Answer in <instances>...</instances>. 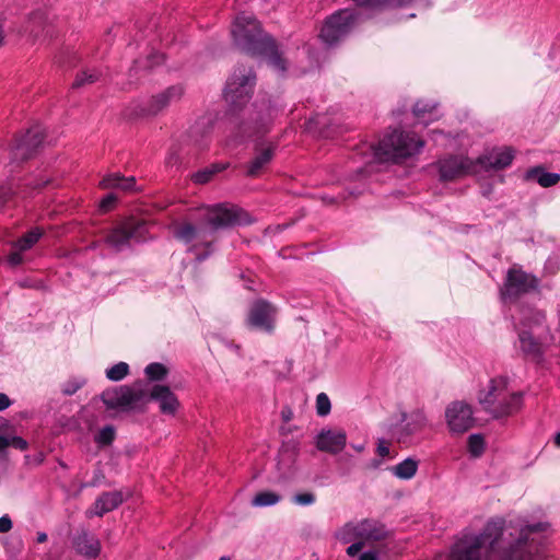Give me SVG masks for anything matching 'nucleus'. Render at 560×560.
<instances>
[{"label": "nucleus", "instance_id": "obj_1", "mask_svg": "<svg viewBox=\"0 0 560 560\" xmlns=\"http://www.w3.org/2000/svg\"><path fill=\"white\" fill-rule=\"evenodd\" d=\"M547 523L524 524L490 518L480 534L465 533L450 552L451 560H533L542 544Z\"/></svg>", "mask_w": 560, "mask_h": 560}, {"label": "nucleus", "instance_id": "obj_2", "mask_svg": "<svg viewBox=\"0 0 560 560\" xmlns=\"http://www.w3.org/2000/svg\"><path fill=\"white\" fill-rule=\"evenodd\" d=\"M256 85V74L252 67L241 65L229 78L224 97L229 105L226 119L235 136L240 139L266 133V124L260 114L249 117L247 103L252 98Z\"/></svg>", "mask_w": 560, "mask_h": 560}, {"label": "nucleus", "instance_id": "obj_3", "mask_svg": "<svg viewBox=\"0 0 560 560\" xmlns=\"http://www.w3.org/2000/svg\"><path fill=\"white\" fill-rule=\"evenodd\" d=\"M101 399L107 409L118 412H143L150 400L156 401L164 415L174 416L179 407L170 387L154 385L150 388L143 382L108 388L102 393Z\"/></svg>", "mask_w": 560, "mask_h": 560}, {"label": "nucleus", "instance_id": "obj_4", "mask_svg": "<svg viewBox=\"0 0 560 560\" xmlns=\"http://www.w3.org/2000/svg\"><path fill=\"white\" fill-rule=\"evenodd\" d=\"M231 34L236 46L253 56H260L267 59L268 63L277 71H287V60L279 51L276 40L264 33L259 22L252 15H237Z\"/></svg>", "mask_w": 560, "mask_h": 560}, {"label": "nucleus", "instance_id": "obj_5", "mask_svg": "<svg viewBox=\"0 0 560 560\" xmlns=\"http://www.w3.org/2000/svg\"><path fill=\"white\" fill-rule=\"evenodd\" d=\"M483 410L494 419L508 418L518 412L523 406V393L510 386L508 377L498 376L478 394Z\"/></svg>", "mask_w": 560, "mask_h": 560}, {"label": "nucleus", "instance_id": "obj_6", "mask_svg": "<svg viewBox=\"0 0 560 560\" xmlns=\"http://www.w3.org/2000/svg\"><path fill=\"white\" fill-rule=\"evenodd\" d=\"M423 144L416 133L394 129L380 140L374 154L381 162L400 163L418 153Z\"/></svg>", "mask_w": 560, "mask_h": 560}, {"label": "nucleus", "instance_id": "obj_7", "mask_svg": "<svg viewBox=\"0 0 560 560\" xmlns=\"http://www.w3.org/2000/svg\"><path fill=\"white\" fill-rule=\"evenodd\" d=\"M148 222L143 219L130 217L112 228L105 235V243L121 250L130 240L143 242L147 238Z\"/></svg>", "mask_w": 560, "mask_h": 560}, {"label": "nucleus", "instance_id": "obj_8", "mask_svg": "<svg viewBox=\"0 0 560 560\" xmlns=\"http://www.w3.org/2000/svg\"><path fill=\"white\" fill-rule=\"evenodd\" d=\"M211 230L246 225L250 223L249 214L237 206L217 205L208 210L203 218Z\"/></svg>", "mask_w": 560, "mask_h": 560}, {"label": "nucleus", "instance_id": "obj_9", "mask_svg": "<svg viewBox=\"0 0 560 560\" xmlns=\"http://www.w3.org/2000/svg\"><path fill=\"white\" fill-rule=\"evenodd\" d=\"M184 94L182 85H171L164 91L152 95L147 102H143L135 108V115L138 117H153L166 109L171 104L178 102Z\"/></svg>", "mask_w": 560, "mask_h": 560}, {"label": "nucleus", "instance_id": "obj_10", "mask_svg": "<svg viewBox=\"0 0 560 560\" xmlns=\"http://www.w3.org/2000/svg\"><path fill=\"white\" fill-rule=\"evenodd\" d=\"M537 287L538 279L535 276L521 268L512 267L508 270L502 296L506 301H516L520 296L536 290Z\"/></svg>", "mask_w": 560, "mask_h": 560}, {"label": "nucleus", "instance_id": "obj_11", "mask_svg": "<svg viewBox=\"0 0 560 560\" xmlns=\"http://www.w3.org/2000/svg\"><path fill=\"white\" fill-rule=\"evenodd\" d=\"M353 23V14L347 10H340L326 19L319 36L327 45L337 44L350 33Z\"/></svg>", "mask_w": 560, "mask_h": 560}, {"label": "nucleus", "instance_id": "obj_12", "mask_svg": "<svg viewBox=\"0 0 560 560\" xmlns=\"http://www.w3.org/2000/svg\"><path fill=\"white\" fill-rule=\"evenodd\" d=\"M277 308L266 300H257L249 307L246 325L262 332L271 334L276 327Z\"/></svg>", "mask_w": 560, "mask_h": 560}, {"label": "nucleus", "instance_id": "obj_13", "mask_svg": "<svg viewBox=\"0 0 560 560\" xmlns=\"http://www.w3.org/2000/svg\"><path fill=\"white\" fill-rule=\"evenodd\" d=\"M44 130L39 125L27 129L21 137H16L12 145V156L15 161L24 162L33 158L44 141Z\"/></svg>", "mask_w": 560, "mask_h": 560}, {"label": "nucleus", "instance_id": "obj_14", "mask_svg": "<svg viewBox=\"0 0 560 560\" xmlns=\"http://www.w3.org/2000/svg\"><path fill=\"white\" fill-rule=\"evenodd\" d=\"M448 429L453 433L462 434L474 424V413L470 405L464 401H454L445 410Z\"/></svg>", "mask_w": 560, "mask_h": 560}, {"label": "nucleus", "instance_id": "obj_15", "mask_svg": "<svg viewBox=\"0 0 560 560\" xmlns=\"http://www.w3.org/2000/svg\"><path fill=\"white\" fill-rule=\"evenodd\" d=\"M275 156V147L272 144H257L254 149L253 158L246 164V176L257 178L268 168Z\"/></svg>", "mask_w": 560, "mask_h": 560}, {"label": "nucleus", "instance_id": "obj_16", "mask_svg": "<svg viewBox=\"0 0 560 560\" xmlns=\"http://www.w3.org/2000/svg\"><path fill=\"white\" fill-rule=\"evenodd\" d=\"M347 443L346 432L342 430H322L316 436V447L330 454L340 453Z\"/></svg>", "mask_w": 560, "mask_h": 560}, {"label": "nucleus", "instance_id": "obj_17", "mask_svg": "<svg viewBox=\"0 0 560 560\" xmlns=\"http://www.w3.org/2000/svg\"><path fill=\"white\" fill-rule=\"evenodd\" d=\"M467 160L460 156H448L439 161L440 178L443 182L455 180L468 173Z\"/></svg>", "mask_w": 560, "mask_h": 560}, {"label": "nucleus", "instance_id": "obj_18", "mask_svg": "<svg viewBox=\"0 0 560 560\" xmlns=\"http://www.w3.org/2000/svg\"><path fill=\"white\" fill-rule=\"evenodd\" d=\"M213 120L210 117H200L188 130L190 141L198 148L205 149L211 141Z\"/></svg>", "mask_w": 560, "mask_h": 560}, {"label": "nucleus", "instance_id": "obj_19", "mask_svg": "<svg viewBox=\"0 0 560 560\" xmlns=\"http://www.w3.org/2000/svg\"><path fill=\"white\" fill-rule=\"evenodd\" d=\"M73 547L79 555L89 559L97 558L101 552L100 540L85 530L74 536Z\"/></svg>", "mask_w": 560, "mask_h": 560}, {"label": "nucleus", "instance_id": "obj_20", "mask_svg": "<svg viewBox=\"0 0 560 560\" xmlns=\"http://www.w3.org/2000/svg\"><path fill=\"white\" fill-rule=\"evenodd\" d=\"M513 159V150L511 148H503L491 152L489 155L479 158L478 161L486 170H503L512 163Z\"/></svg>", "mask_w": 560, "mask_h": 560}, {"label": "nucleus", "instance_id": "obj_21", "mask_svg": "<svg viewBox=\"0 0 560 560\" xmlns=\"http://www.w3.org/2000/svg\"><path fill=\"white\" fill-rule=\"evenodd\" d=\"M402 427L398 434L399 441H405V439L420 430H422L427 424V418L423 411L415 410L409 415L402 416Z\"/></svg>", "mask_w": 560, "mask_h": 560}, {"label": "nucleus", "instance_id": "obj_22", "mask_svg": "<svg viewBox=\"0 0 560 560\" xmlns=\"http://www.w3.org/2000/svg\"><path fill=\"white\" fill-rule=\"evenodd\" d=\"M100 187L103 189H120L125 192L136 191V177H125L119 173L109 174L101 180Z\"/></svg>", "mask_w": 560, "mask_h": 560}, {"label": "nucleus", "instance_id": "obj_23", "mask_svg": "<svg viewBox=\"0 0 560 560\" xmlns=\"http://www.w3.org/2000/svg\"><path fill=\"white\" fill-rule=\"evenodd\" d=\"M122 503L120 492H104L94 502V515L103 516L104 514L117 509Z\"/></svg>", "mask_w": 560, "mask_h": 560}, {"label": "nucleus", "instance_id": "obj_24", "mask_svg": "<svg viewBox=\"0 0 560 560\" xmlns=\"http://www.w3.org/2000/svg\"><path fill=\"white\" fill-rule=\"evenodd\" d=\"M357 535H359L361 541L366 540H380L385 536V529L377 522L363 520L359 523H354Z\"/></svg>", "mask_w": 560, "mask_h": 560}, {"label": "nucleus", "instance_id": "obj_25", "mask_svg": "<svg viewBox=\"0 0 560 560\" xmlns=\"http://www.w3.org/2000/svg\"><path fill=\"white\" fill-rule=\"evenodd\" d=\"M526 179L537 182L541 187L548 188L560 182L557 173L545 172L542 167L536 166L526 172Z\"/></svg>", "mask_w": 560, "mask_h": 560}, {"label": "nucleus", "instance_id": "obj_26", "mask_svg": "<svg viewBox=\"0 0 560 560\" xmlns=\"http://www.w3.org/2000/svg\"><path fill=\"white\" fill-rule=\"evenodd\" d=\"M357 5L373 10L384 11L399 7H404L410 2V0H353Z\"/></svg>", "mask_w": 560, "mask_h": 560}, {"label": "nucleus", "instance_id": "obj_27", "mask_svg": "<svg viewBox=\"0 0 560 560\" xmlns=\"http://www.w3.org/2000/svg\"><path fill=\"white\" fill-rule=\"evenodd\" d=\"M205 232L206 230L202 226L196 228L190 222L179 223L174 228V236L186 244L190 243Z\"/></svg>", "mask_w": 560, "mask_h": 560}, {"label": "nucleus", "instance_id": "obj_28", "mask_svg": "<svg viewBox=\"0 0 560 560\" xmlns=\"http://www.w3.org/2000/svg\"><path fill=\"white\" fill-rule=\"evenodd\" d=\"M44 235V230L42 228H34L26 233H24L21 237H19L13 244L12 247L26 252L31 249Z\"/></svg>", "mask_w": 560, "mask_h": 560}, {"label": "nucleus", "instance_id": "obj_29", "mask_svg": "<svg viewBox=\"0 0 560 560\" xmlns=\"http://www.w3.org/2000/svg\"><path fill=\"white\" fill-rule=\"evenodd\" d=\"M418 460L415 458L408 457L402 462L398 463L396 466L390 468L393 475L402 480L411 479L418 470Z\"/></svg>", "mask_w": 560, "mask_h": 560}, {"label": "nucleus", "instance_id": "obj_30", "mask_svg": "<svg viewBox=\"0 0 560 560\" xmlns=\"http://www.w3.org/2000/svg\"><path fill=\"white\" fill-rule=\"evenodd\" d=\"M228 167V164L215 163L206 167L203 170L198 171L192 175V180L196 184H206L210 182L213 176Z\"/></svg>", "mask_w": 560, "mask_h": 560}, {"label": "nucleus", "instance_id": "obj_31", "mask_svg": "<svg viewBox=\"0 0 560 560\" xmlns=\"http://www.w3.org/2000/svg\"><path fill=\"white\" fill-rule=\"evenodd\" d=\"M300 444L298 441L291 440L282 444L280 450V463L288 460L293 465L299 456Z\"/></svg>", "mask_w": 560, "mask_h": 560}, {"label": "nucleus", "instance_id": "obj_32", "mask_svg": "<svg viewBox=\"0 0 560 560\" xmlns=\"http://www.w3.org/2000/svg\"><path fill=\"white\" fill-rule=\"evenodd\" d=\"M280 500L281 497L276 492L261 491L253 498L252 505L257 508L271 506L277 504Z\"/></svg>", "mask_w": 560, "mask_h": 560}, {"label": "nucleus", "instance_id": "obj_33", "mask_svg": "<svg viewBox=\"0 0 560 560\" xmlns=\"http://www.w3.org/2000/svg\"><path fill=\"white\" fill-rule=\"evenodd\" d=\"M129 374V365L126 362H118L106 369L105 375L112 382H119Z\"/></svg>", "mask_w": 560, "mask_h": 560}, {"label": "nucleus", "instance_id": "obj_34", "mask_svg": "<svg viewBox=\"0 0 560 560\" xmlns=\"http://www.w3.org/2000/svg\"><path fill=\"white\" fill-rule=\"evenodd\" d=\"M9 446L25 451L28 447V443L21 436H4L0 434V453L4 452Z\"/></svg>", "mask_w": 560, "mask_h": 560}, {"label": "nucleus", "instance_id": "obj_35", "mask_svg": "<svg viewBox=\"0 0 560 560\" xmlns=\"http://www.w3.org/2000/svg\"><path fill=\"white\" fill-rule=\"evenodd\" d=\"M116 436L115 427L112 424L102 428L98 433L94 436V441L100 446L110 445Z\"/></svg>", "mask_w": 560, "mask_h": 560}, {"label": "nucleus", "instance_id": "obj_36", "mask_svg": "<svg viewBox=\"0 0 560 560\" xmlns=\"http://www.w3.org/2000/svg\"><path fill=\"white\" fill-rule=\"evenodd\" d=\"M145 375L150 381H162L167 375V369L162 363H150L145 370Z\"/></svg>", "mask_w": 560, "mask_h": 560}, {"label": "nucleus", "instance_id": "obj_37", "mask_svg": "<svg viewBox=\"0 0 560 560\" xmlns=\"http://www.w3.org/2000/svg\"><path fill=\"white\" fill-rule=\"evenodd\" d=\"M357 534L354 523H348L336 533V537L345 544L350 541L354 542L360 540V537Z\"/></svg>", "mask_w": 560, "mask_h": 560}, {"label": "nucleus", "instance_id": "obj_38", "mask_svg": "<svg viewBox=\"0 0 560 560\" xmlns=\"http://www.w3.org/2000/svg\"><path fill=\"white\" fill-rule=\"evenodd\" d=\"M468 451L472 457H479L485 451V440L481 434H471L468 438Z\"/></svg>", "mask_w": 560, "mask_h": 560}, {"label": "nucleus", "instance_id": "obj_39", "mask_svg": "<svg viewBox=\"0 0 560 560\" xmlns=\"http://www.w3.org/2000/svg\"><path fill=\"white\" fill-rule=\"evenodd\" d=\"M101 73L96 70H85L79 73L72 83V88H80L84 84H91L98 80Z\"/></svg>", "mask_w": 560, "mask_h": 560}, {"label": "nucleus", "instance_id": "obj_40", "mask_svg": "<svg viewBox=\"0 0 560 560\" xmlns=\"http://www.w3.org/2000/svg\"><path fill=\"white\" fill-rule=\"evenodd\" d=\"M331 402L327 394L319 393L316 396V413L319 417H326L330 413Z\"/></svg>", "mask_w": 560, "mask_h": 560}, {"label": "nucleus", "instance_id": "obj_41", "mask_svg": "<svg viewBox=\"0 0 560 560\" xmlns=\"http://www.w3.org/2000/svg\"><path fill=\"white\" fill-rule=\"evenodd\" d=\"M164 62V56L160 52H152L150 54L147 59L142 62L136 61L135 68L132 70H136L137 67H142L147 70L153 69V67L159 66Z\"/></svg>", "mask_w": 560, "mask_h": 560}, {"label": "nucleus", "instance_id": "obj_42", "mask_svg": "<svg viewBox=\"0 0 560 560\" xmlns=\"http://www.w3.org/2000/svg\"><path fill=\"white\" fill-rule=\"evenodd\" d=\"M435 109V105L429 102L419 101L413 106V115L420 119L424 118L425 114H432Z\"/></svg>", "mask_w": 560, "mask_h": 560}, {"label": "nucleus", "instance_id": "obj_43", "mask_svg": "<svg viewBox=\"0 0 560 560\" xmlns=\"http://www.w3.org/2000/svg\"><path fill=\"white\" fill-rule=\"evenodd\" d=\"M521 350H537L533 335L528 331L520 332Z\"/></svg>", "mask_w": 560, "mask_h": 560}, {"label": "nucleus", "instance_id": "obj_44", "mask_svg": "<svg viewBox=\"0 0 560 560\" xmlns=\"http://www.w3.org/2000/svg\"><path fill=\"white\" fill-rule=\"evenodd\" d=\"M292 501L298 505H311L315 502V495L312 492L298 493Z\"/></svg>", "mask_w": 560, "mask_h": 560}, {"label": "nucleus", "instance_id": "obj_45", "mask_svg": "<svg viewBox=\"0 0 560 560\" xmlns=\"http://www.w3.org/2000/svg\"><path fill=\"white\" fill-rule=\"evenodd\" d=\"M117 200H118V198L115 194H108L101 200L100 209L103 212H108L115 207Z\"/></svg>", "mask_w": 560, "mask_h": 560}, {"label": "nucleus", "instance_id": "obj_46", "mask_svg": "<svg viewBox=\"0 0 560 560\" xmlns=\"http://www.w3.org/2000/svg\"><path fill=\"white\" fill-rule=\"evenodd\" d=\"M23 250L13 248L8 256V262L13 267L21 265L23 262Z\"/></svg>", "mask_w": 560, "mask_h": 560}, {"label": "nucleus", "instance_id": "obj_47", "mask_svg": "<svg viewBox=\"0 0 560 560\" xmlns=\"http://www.w3.org/2000/svg\"><path fill=\"white\" fill-rule=\"evenodd\" d=\"M82 384L83 383L79 381H69L63 385L62 393L68 396L73 395L81 388Z\"/></svg>", "mask_w": 560, "mask_h": 560}, {"label": "nucleus", "instance_id": "obj_48", "mask_svg": "<svg viewBox=\"0 0 560 560\" xmlns=\"http://www.w3.org/2000/svg\"><path fill=\"white\" fill-rule=\"evenodd\" d=\"M13 523L9 515H3L0 517V533L4 534L12 529Z\"/></svg>", "mask_w": 560, "mask_h": 560}, {"label": "nucleus", "instance_id": "obj_49", "mask_svg": "<svg viewBox=\"0 0 560 560\" xmlns=\"http://www.w3.org/2000/svg\"><path fill=\"white\" fill-rule=\"evenodd\" d=\"M363 541L359 540V541H354L353 544H351L348 548H347V555L350 556V557H354L357 556L360 550L363 548Z\"/></svg>", "mask_w": 560, "mask_h": 560}, {"label": "nucleus", "instance_id": "obj_50", "mask_svg": "<svg viewBox=\"0 0 560 560\" xmlns=\"http://www.w3.org/2000/svg\"><path fill=\"white\" fill-rule=\"evenodd\" d=\"M49 183H50V179L45 178V179H37L34 182H30L26 185L30 186L33 190H40L44 187H46Z\"/></svg>", "mask_w": 560, "mask_h": 560}, {"label": "nucleus", "instance_id": "obj_51", "mask_svg": "<svg viewBox=\"0 0 560 560\" xmlns=\"http://www.w3.org/2000/svg\"><path fill=\"white\" fill-rule=\"evenodd\" d=\"M377 454L381 457H386L389 455V446L384 440H380L377 443Z\"/></svg>", "mask_w": 560, "mask_h": 560}, {"label": "nucleus", "instance_id": "obj_52", "mask_svg": "<svg viewBox=\"0 0 560 560\" xmlns=\"http://www.w3.org/2000/svg\"><path fill=\"white\" fill-rule=\"evenodd\" d=\"M12 405L11 399L4 393H0V411L5 410Z\"/></svg>", "mask_w": 560, "mask_h": 560}, {"label": "nucleus", "instance_id": "obj_53", "mask_svg": "<svg viewBox=\"0 0 560 560\" xmlns=\"http://www.w3.org/2000/svg\"><path fill=\"white\" fill-rule=\"evenodd\" d=\"M358 560H378V555L374 550L363 552Z\"/></svg>", "mask_w": 560, "mask_h": 560}, {"label": "nucleus", "instance_id": "obj_54", "mask_svg": "<svg viewBox=\"0 0 560 560\" xmlns=\"http://www.w3.org/2000/svg\"><path fill=\"white\" fill-rule=\"evenodd\" d=\"M37 542L43 544L47 540V534L44 532H38L36 537Z\"/></svg>", "mask_w": 560, "mask_h": 560}, {"label": "nucleus", "instance_id": "obj_55", "mask_svg": "<svg viewBox=\"0 0 560 560\" xmlns=\"http://www.w3.org/2000/svg\"><path fill=\"white\" fill-rule=\"evenodd\" d=\"M292 418V411L291 410H283L282 411V419L284 421H290Z\"/></svg>", "mask_w": 560, "mask_h": 560}, {"label": "nucleus", "instance_id": "obj_56", "mask_svg": "<svg viewBox=\"0 0 560 560\" xmlns=\"http://www.w3.org/2000/svg\"><path fill=\"white\" fill-rule=\"evenodd\" d=\"M45 459V455L43 453H39L36 457H35V463L36 464H42Z\"/></svg>", "mask_w": 560, "mask_h": 560}, {"label": "nucleus", "instance_id": "obj_57", "mask_svg": "<svg viewBox=\"0 0 560 560\" xmlns=\"http://www.w3.org/2000/svg\"><path fill=\"white\" fill-rule=\"evenodd\" d=\"M553 443L556 446L560 447V431L553 436Z\"/></svg>", "mask_w": 560, "mask_h": 560}, {"label": "nucleus", "instance_id": "obj_58", "mask_svg": "<svg viewBox=\"0 0 560 560\" xmlns=\"http://www.w3.org/2000/svg\"><path fill=\"white\" fill-rule=\"evenodd\" d=\"M353 448L357 451V452H362L364 446L363 445H353Z\"/></svg>", "mask_w": 560, "mask_h": 560}, {"label": "nucleus", "instance_id": "obj_59", "mask_svg": "<svg viewBox=\"0 0 560 560\" xmlns=\"http://www.w3.org/2000/svg\"><path fill=\"white\" fill-rule=\"evenodd\" d=\"M219 560H231V558H230V557H225V556H223V557H221Z\"/></svg>", "mask_w": 560, "mask_h": 560}, {"label": "nucleus", "instance_id": "obj_60", "mask_svg": "<svg viewBox=\"0 0 560 560\" xmlns=\"http://www.w3.org/2000/svg\"><path fill=\"white\" fill-rule=\"evenodd\" d=\"M4 195H5L4 192H1V194H0V198L4 197Z\"/></svg>", "mask_w": 560, "mask_h": 560}]
</instances>
